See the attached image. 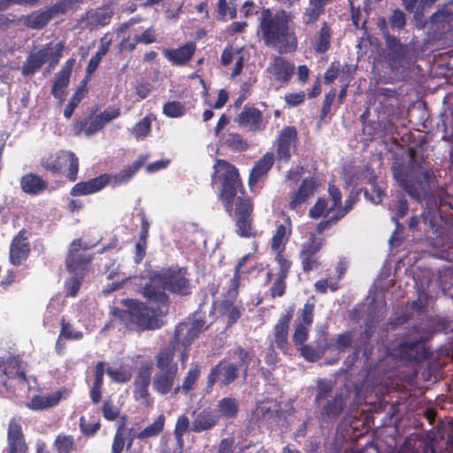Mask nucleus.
Listing matches in <instances>:
<instances>
[{"label":"nucleus","instance_id":"obj_1","mask_svg":"<svg viewBox=\"0 0 453 453\" xmlns=\"http://www.w3.org/2000/svg\"><path fill=\"white\" fill-rule=\"evenodd\" d=\"M186 295L189 291L186 271L167 269L155 273L143 288V296L151 302L150 306L131 301L128 311H122L120 319H129L140 330H152L162 326L159 316L167 312L168 296L165 290Z\"/></svg>","mask_w":453,"mask_h":453},{"label":"nucleus","instance_id":"obj_2","mask_svg":"<svg viewBox=\"0 0 453 453\" xmlns=\"http://www.w3.org/2000/svg\"><path fill=\"white\" fill-rule=\"evenodd\" d=\"M291 24L290 12L283 9L274 12L264 9L259 17L258 31L266 45L275 48L280 53L292 52L297 48V37Z\"/></svg>","mask_w":453,"mask_h":453},{"label":"nucleus","instance_id":"obj_3","mask_svg":"<svg viewBox=\"0 0 453 453\" xmlns=\"http://www.w3.org/2000/svg\"><path fill=\"white\" fill-rule=\"evenodd\" d=\"M395 180L411 196L419 199L420 190L430 179L429 173L419 164L411 162L408 165L395 163L392 166Z\"/></svg>","mask_w":453,"mask_h":453},{"label":"nucleus","instance_id":"obj_4","mask_svg":"<svg viewBox=\"0 0 453 453\" xmlns=\"http://www.w3.org/2000/svg\"><path fill=\"white\" fill-rule=\"evenodd\" d=\"M157 372L152 379V388L161 395L170 393L178 374V364L172 349H162L156 357Z\"/></svg>","mask_w":453,"mask_h":453},{"label":"nucleus","instance_id":"obj_5","mask_svg":"<svg viewBox=\"0 0 453 453\" xmlns=\"http://www.w3.org/2000/svg\"><path fill=\"white\" fill-rule=\"evenodd\" d=\"M213 180L221 182L220 199L226 211L231 214L234 199L241 187L237 169L226 161L218 159L214 165Z\"/></svg>","mask_w":453,"mask_h":453},{"label":"nucleus","instance_id":"obj_6","mask_svg":"<svg viewBox=\"0 0 453 453\" xmlns=\"http://www.w3.org/2000/svg\"><path fill=\"white\" fill-rule=\"evenodd\" d=\"M90 261V257L86 250L81 248V241H74L71 243L68 257L66 258V266L72 273L78 272L74 276L70 277L65 283L67 293L71 296H75L81 288L82 272Z\"/></svg>","mask_w":453,"mask_h":453},{"label":"nucleus","instance_id":"obj_7","mask_svg":"<svg viewBox=\"0 0 453 453\" xmlns=\"http://www.w3.org/2000/svg\"><path fill=\"white\" fill-rule=\"evenodd\" d=\"M63 49L64 45L62 42H58L55 45L50 43L41 50L31 54L23 65V74L29 75L34 73L47 62L52 66L56 65L62 55Z\"/></svg>","mask_w":453,"mask_h":453},{"label":"nucleus","instance_id":"obj_8","mask_svg":"<svg viewBox=\"0 0 453 453\" xmlns=\"http://www.w3.org/2000/svg\"><path fill=\"white\" fill-rule=\"evenodd\" d=\"M42 165L45 169L52 173L64 172L66 167H68V172L66 173L68 179L73 181L77 178L79 161L73 152L59 151L58 153L49 155L42 159Z\"/></svg>","mask_w":453,"mask_h":453},{"label":"nucleus","instance_id":"obj_9","mask_svg":"<svg viewBox=\"0 0 453 453\" xmlns=\"http://www.w3.org/2000/svg\"><path fill=\"white\" fill-rule=\"evenodd\" d=\"M1 380L6 389L13 392L24 390L27 385L25 372L20 369L19 360L16 358L8 359L4 365Z\"/></svg>","mask_w":453,"mask_h":453},{"label":"nucleus","instance_id":"obj_10","mask_svg":"<svg viewBox=\"0 0 453 453\" xmlns=\"http://www.w3.org/2000/svg\"><path fill=\"white\" fill-rule=\"evenodd\" d=\"M295 70V65L281 57H275L268 65L265 73L271 81H274L280 86L286 85L290 81Z\"/></svg>","mask_w":453,"mask_h":453},{"label":"nucleus","instance_id":"obj_11","mask_svg":"<svg viewBox=\"0 0 453 453\" xmlns=\"http://www.w3.org/2000/svg\"><path fill=\"white\" fill-rule=\"evenodd\" d=\"M153 364L151 362H142L139 371L134 378V396L137 401L147 402L149 394V386L151 381V373Z\"/></svg>","mask_w":453,"mask_h":453},{"label":"nucleus","instance_id":"obj_12","mask_svg":"<svg viewBox=\"0 0 453 453\" xmlns=\"http://www.w3.org/2000/svg\"><path fill=\"white\" fill-rule=\"evenodd\" d=\"M203 324L201 321L186 322L180 324L174 334V342L172 349L174 351L179 345L187 346L198 336Z\"/></svg>","mask_w":453,"mask_h":453},{"label":"nucleus","instance_id":"obj_13","mask_svg":"<svg viewBox=\"0 0 453 453\" xmlns=\"http://www.w3.org/2000/svg\"><path fill=\"white\" fill-rule=\"evenodd\" d=\"M323 243L324 240L322 238L311 234L309 240L302 244L300 258L305 272L311 271L317 266V260L313 256L319 250Z\"/></svg>","mask_w":453,"mask_h":453},{"label":"nucleus","instance_id":"obj_14","mask_svg":"<svg viewBox=\"0 0 453 453\" xmlns=\"http://www.w3.org/2000/svg\"><path fill=\"white\" fill-rule=\"evenodd\" d=\"M237 374V368L234 364L222 362L211 371L208 384L212 386L216 381H220L223 385H228L236 379Z\"/></svg>","mask_w":453,"mask_h":453},{"label":"nucleus","instance_id":"obj_15","mask_svg":"<svg viewBox=\"0 0 453 453\" xmlns=\"http://www.w3.org/2000/svg\"><path fill=\"white\" fill-rule=\"evenodd\" d=\"M111 175L102 174L88 181H81L74 185L71 194L73 196H86L102 190L111 182Z\"/></svg>","mask_w":453,"mask_h":453},{"label":"nucleus","instance_id":"obj_16","mask_svg":"<svg viewBox=\"0 0 453 453\" xmlns=\"http://www.w3.org/2000/svg\"><path fill=\"white\" fill-rule=\"evenodd\" d=\"M65 389H59L47 395H35L27 406L34 411H42L57 406L62 398L66 395Z\"/></svg>","mask_w":453,"mask_h":453},{"label":"nucleus","instance_id":"obj_17","mask_svg":"<svg viewBox=\"0 0 453 453\" xmlns=\"http://www.w3.org/2000/svg\"><path fill=\"white\" fill-rule=\"evenodd\" d=\"M296 138V132L294 127H287L281 130L277 141V154L280 160L288 161L290 158Z\"/></svg>","mask_w":453,"mask_h":453},{"label":"nucleus","instance_id":"obj_18","mask_svg":"<svg viewBox=\"0 0 453 453\" xmlns=\"http://www.w3.org/2000/svg\"><path fill=\"white\" fill-rule=\"evenodd\" d=\"M196 46L193 42H188L179 49H164L163 55L174 65H183L193 57Z\"/></svg>","mask_w":453,"mask_h":453},{"label":"nucleus","instance_id":"obj_19","mask_svg":"<svg viewBox=\"0 0 453 453\" xmlns=\"http://www.w3.org/2000/svg\"><path fill=\"white\" fill-rule=\"evenodd\" d=\"M317 183L313 179H305L298 191L295 193L289 202V208L296 212H301V205L313 195Z\"/></svg>","mask_w":453,"mask_h":453},{"label":"nucleus","instance_id":"obj_20","mask_svg":"<svg viewBox=\"0 0 453 453\" xmlns=\"http://www.w3.org/2000/svg\"><path fill=\"white\" fill-rule=\"evenodd\" d=\"M9 449L7 453H27V447L22 441L21 426L12 419L8 429Z\"/></svg>","mask_w":453,"mask_h":453},{"label":"nucleus","instance_id":"obj_21","mask_svg":"<svg viewBox=\"0 0 453 453\" xmlns=\"http://www.w3.org/2000/svg\"><path fill=\"white\" fill-rule=\"evenodd\" d=\"M147 160L146 156H140L130 165L125 167L114 175H111V184L112 186H119L129 181L136 173V172L144 165Z\"/></svg>","mask_w":453,"mask_h":453},{"label":"nucleus","instance_id":"obj_22","mask_svg":"<svg viewBox=\"0 0 453 453\" xmlns=\"http://www.w3.org/2000/svg\"><path fill=\"white\" fill-rule=\"evenodd\" d=\"M237 120L240 125L253 132L260 131L264 127L261 112L256 108L244 109L238 116Z\"/></svg>","mask_w":453,"mask_h":453},{"label":"nucleus","instance_id":"obj_23","mask_svg":"<svg viewBox=\"0 0 453 453\" xmlns=\"http://www.w3.org/2000/svg\"><path fill=\"white\" fill-rule=\"evenodd\" d=\"M29 252L28 243L27 239L19 234L12 242L10 248V261L13 265H19L27 258Z\"/></svg>","mask_w":453,"mask_h":453},{"label":"nucleus","instance_id":"obj_24","mask_svg":"<svg viewBox=\"0 0 453 453\" xmlns=\"http://www.w3.org/2000/svg\"><path fill=\"white\" fill-rule=\"evenodd\" d=\"M21 189L30 195H38L47 188V182L40 176L27 173L20 179Z\"/></svg>","mask_w":453,"mask_h":453},{"label":"nucleus","instance_id":"obj_25","mask_svg":"<svg viewBox=\"0 0 453 453\" xmlns=\"http://www.w3.org/2000/svg\"><path fill=\"white\" fill-rule=\"evenodd\" d=\"M291 234V220L286 217L285 223L279 225L272 239V249L274 251H282Z\"/></svg>","mask_w":453,"mask_h":453},{"label":"nucleus","instance_id":"obj_26","mask_svg":"<svg viewBox=\"0 0 453 453\" xmlns=\"http://www.w3.org/2000/svg\"><path fill=\"white\" fill-rule=\"evenodd\" d=\"M294 310L291 308L283 313L275 326V342L278 347L283 348L287 342L288 324L293 317Z\"/></svg>","mask_w":453,"mask_h":453},{"label":"nucleus","instance_id":"obj_27","mask_svg":"<svg viewBox=\"0 0 453 453\" xmlns=\"http://www.w3.org/2000/svg\"><path fill=\"white\" fill-rule=\"evenodd\" d=\"M218 423V417L210 411L199 412L193 423L191 429L196 433H201L212 428Z\"/></svg>","mask_w":453,"mask_h":453},{"label":"nucleus","instance_id":"obj_28","mask_svg":"<svg viewBox=\"0 0 453 453\" xmlns=\"http://www.w3.org/2000/svg\"><path fill=\"white\" fill-rule=\"evenodd\" d=\"M311 43L316 53H324L329 50L331 45V31L326 22L322 24Z\"/></svg>","mask_w":453,"mask_h":453},{"label":"nucleus","instance_id":"obj_29","mask_svg":"<svg viewBox=\"0 0 453 453\" xmlns=\"http://www.w3.org/2000/svg\"><path fill=\"white\" fill-rule=\"evenodd\" d=\"M274 161L273 153H266L252 168L250 175L249 184L252 187L258 179L266 173L272 167Z\"/></svg>","mask_w":453,"mask_h":453},{"label":"nucleus","instance_id":"obj_30","mask_svg":"<svg viewBox=\"0 0 453 453\" xmlns=\"http://www.w3.org/2000/svg\"><path fill=\"white\" fill-rule=\"evenodd\" d=\"M72 62L68 61V66L62 69L55 79L52 86V94L56 98L62 99L65 96V88L68 86L71 74Z\"/></svg>","mask_w":453,"mask_h":453},{"label":"nucleus","instance_id":"obj_31","mask_svg":"<svg viewBox=\"0 0 453 453\" xmlns=\"http://www.w3.org/2000/svg\"><path fill=\"white\" fill-rule=\"evenodd\" d=\"M111 16L112 12L108 8L90 10L86 13L85 20L91 27L104 26L110 22Z\"/></svg>","mask_w":453,"mask_h":453},{"label":"nucleus","instance_id":"obj_32","mask_svg":"<svg viewBox=\"0 0 453 453\" xmlns=\"http://www.w3.org/2000/svg\"><path fill=\"white\" fill-rule=\"evenodd\" d=\"M324 12L325 7L309 1L308 6L304 8L302 13L303 23L306 26L313 25Z\"/></svg>","mask_w":453,"mask_h":453},{"label":"nucleus","instance_id":"obj_33","mask_svg":"<svg viewBox=\"0 0 453 453\" xmlns=\"http://www.w3.org/2000/svg\"><path fill=\"white\" fill-rule=\"evenodd\" d=\"M51 19V14L49 11L35 12L24 18V23L34 29H40L43 27Z\"/></svg>","mask_w":453,"mask_h":453},{"label":"nucleus","instance_id":"obj_34","mask_svg":"<svg viewBox=\"0 0 453 453\" xmlns=\"http://www.w3.org/2000/svg\"><path fill=\"white\" fill-rule=\"evenodd\" d=\"M200 370L196 365H192L189 368L187 375L183 380V383L181 386H177L174 388V394H178L179 392H183L184 394H188L192 388L199 377Z\"/></svg>","mask_w":453,"mask_h":453},{"label":"nucleus","instance_id":"obj_35","mask_svg":"<svg viewBox=\"0 0 453 453\" xmlns=\"http://www.w3.org/2000/svg\"><path fill=\"white\" fill-rule=\"evenodd\" d=\"M238 401L234 398L226 397L218 403V411L222 417L234 418L238 412Z\"/></svg>","mask_w":453,"mask_h":453},{"label":"nucleus","instance_id":"obj_36","mask_svg":"<svg viewBox=\"0 0 453 453\" xmlns=\"http://www.w3.org/2000/svg\"><path fill=\"white\" fill-rule=\"evenodd\" d=\"M153 119L154 118L151 115L145 116L133 127L131 129V134L136 139L146 138L150 133L151 123Z\"/></svg>","mask_w":453,"mask_h":453},{"label":"nucleus","instance_id":"obj_37","mask_svg":"<svg viewBox=\"0 0 453 453\" xmlns=\"http://www.w3.org/2000/svg\"><path fill=\"white\" fill-rule=\"evenodd\" d=\"M343 406V396L342 395H337L324 407L322 416L329 418H335L341 413Z\"/></svg>","mask_w":453,"mask_h":453},{"label":"nucleus","instance_id":"obj_38","mask_svg":"<svg viewBox=\"0 0 453 453\" xmlns=\"http://www.w3.org/2000/svg\"><path fill=\"white\" fill-rule=\"evenodd\" d=\"M109 377L117 383H125L132 378V372L124 367H108L106 370Z\"/></svg>","mask_w":453,"mask_h":453},{"label":"nucleus","instance_id":"obj_39","mask_svg":"<svg viewBox=\"0 0 453 453\" xmlns=\"http://www.w3.org/2000/svg\"><path fill=\"white\" fill-rule=\"evenodd\" d=\"M165 417L163 415L158 416L155 421L145 427L138 435L140 439H145L157 435L164 428Z\"/></svg>","mask_w":453,"mask_h":453},{"label":"nucleus","instance_id":"obj_40","mask_svg":"<svg viewBox=\"0 0 453 453\" xmlns=\"http://www.w3.org/2000/svg\"><path fill=\"white\" fill-rule=\"evenodd\" d=\"M109 44H110V42H104V39H102L101 46L98 48L96 54L90 58V60L87 65L88 73H92L97 68L101 59L107 53V51L109 50Z\"/></svg>","mask_w":453,"mask_h":453},{"label":"nucleus","instance_id":"obj_41","mask_svg":"<svg viewBox=\"0 0 453 453\" xmlns=\"http://www.w3.org/2000/svg\"><path fill=\"white\" fill-rule=\"evenodd\" d=\"M189 427V419L187 416L181 415L178 418L175 429L174 436L177 440L178 445L182 448L184 444L183 434L188 431Z\"/></svg>","mask_w":453,"mask_h":453},{"label":"nucleus","instance_id":"obj_42","mask_svg":"<svg viewBox=\"0 0 453 453\" xmlns=\"http://www.w3.org/2000/svg\"><path fill=\"white\" fill-rule=\"evenodd\" d=\"M163 112L169 118H180L185 114V106L180 102L171 101L164 105Z\"/></svg>","mask_w":453,"mask_h":453},{"label":"nucleus","instance_id":"obj_43","mask_svg":"<svg viewBox=\"0 0 453 453\" xmlns=\"http://www.w3.org/2000/svg\"><path fill=\"white\" fill-rule=\"evenodd\" d=\"M237 234L242 237H250L255 234L250 217H237Z\"/></svg>","mask_w":453,"mask_h":453},{"label":"nucleus","instance_id":"obj_44","mask_svg":"<svg viewBox=\"0 0 453 453\" xmlns=\"http://www.w3.org/2000/svg\"><path fill=\"white\" fill-rule=\"evenodd\" d=\"M55 448L58 453H71L73 450V438L70 435H58L55 440Z\"/></svg>","mask_w":453,"mask_h":453},{"label":"nucleus","instance_id":"obj_45","mask_svg":"<svg viewBox=\"0 0 453 453\" xmlns=\"http://www.w3.org/2000/svg\"><path fill=\"white\" fill-rule=\"evenodd\" d=\"M225 144L232 150L237 151H242L247 149L246 142L242 138L240 134L235 133L228 134L225 137Z\"/></svg>","mask_w":453,"mask_h":453},{"label":"nucleus","instance_id":"obj_46","mask_svg":"<svg viewBox=\"0 0 453 453\" xmlns=\"http://www.w3.org/2000/svg\"><path fill=\"white\" fill-rule=\"evenodd\" d=\"M125 441L126 436L124 432V421H121L118 425V429L111 447V453H121L125 446Z\"/></svg>","mask_w":453,"mask_h":453},{"label":"nucleus","instance_id":"obj_47","mask_svg":"<svg viewBox=\"0 0 453 453\" xmlns=\"http://www.w3.org/2000/svg\"><path fill=\"white\" fill-rule=\"evenodd\" d=\"M249 257H250V254L244 256L235 265L234 274L231 280V288L228 291V296L230 297H234L237 294V289H238V287L240 284V275H239L240 270H241L242 266L244 265V263L246 262V260L249 258Z\"/></svg>","mask_w":453,"mask_h":453},{"label":"nucleus","instance_id":"obj_48","mask_svg":"<svg viewBox=\"0 0 453 453\" xmlns=\"http://www.w3.org/2000/svg\"><path fill=\"white\" fill-rule=\"evenodd\" d=\"M327 202L324 198H319L316 202L315 205L310 210L309 214L313 219H319L325 217L331 211Z\"/></svg>","mask_w":453,"mask_h":453},{"label":"nucleus","instance_id":"obj_49","mask_svg":"<svg viewBox=\"0 0 453 453\" xmlns=\"http://www.w3.org/2000/svg\"><path fill=\"white\" fill-rule=\"evenodd\" d=\"M218 13L221 19H226V18L234 19L236 17V9L232 4H228L227 0H219Z\"/></svg>","mask_w":453,"mask_h":453},{"label":"nucleus","instance_id":"obj_50","mask_svg":"<svg viewBox=\"0 0 453 453\" xmlns=\"http://www.w3.org/2000/svg\"><path fill=\"white\" fill-rule=\"evenodd\" d=\"M221 311L223 315L228 318L230 323H234L241 316L239 308L228 301L221 303Z\"/></svg>","mask_w":453,"mask_h":453},{"label":"nucleus","instance_id":"obj_51","mask_svg":"<svg viewBox=\"0 0 453 453\" xmlns=\"http://www.w3.org/2000/svg\"><path fill=\"white\" fill-rule=\"evenodd\" d=\"M273 406L274 403L272 401L268 400L257 403L255 410L252 412L253 418L258 420L265 417L267 414L273 411Z\"/></svg>","mask_w":453,"mask_h":453},{"label":"nucleus","instance_id":"obj_52","mask_svg":"<svg viewBox=\"0 0 453 453\" xmlns=\"http://www.w3.org/2000/svg\"><path fill=\"white\" fill-rule=\"evenodd\" d=\"M235 205H236L235 210H236L237 217H240V216L250 217V216L252 210H253V206H252V203H251V201L250 198L239 197L235 203Z\"/></svg>","mask_w":453,"mask_h":453},{"label":"nucleus","instance_id":"obj_53","mask_svg":"<svg viewBox=\"0 0 453 453\" xmlns=\"http://www.w3.org/2000/svg\"><path fill=\"white\" fill-rule=\"evenodd\" d=\"M365 196L372 203H380L384 196V188L377 183H372L371 190H365Z\"/></svg>","mask_w":453,"mask_h":453},{"label":"nucleus","instance_id":"obj_54","mask_svg":"<svg viewBox=\"0 0 453 453\" xmlns=\"http://www.w3.org/2000/svg\"><path fill=\"white\" fill-rule=\"evenodd\" d=\"M357 199V194L351 193L349 196L346 199L344 206L342 208H339L335 215L333 216V220L337 221L340 219H342L349 211L351 210Z\"/></svg>","mask_w":453,"mask_h":453},{"label":"nucleus","instance_id":"obj_55","mask_svg":"<svg viewBox=\"0 0 453 453\" xmlns=\"http://www.w3.org/2000/svg\"><path fill=\"white\" fill-rule=\"evenodd\" d=\"M82 336L81 332L74 330L68 323L62 322L60 337L66 340H80Z\"/></svg>","mask_w":453,"mask_h":453},{"label":"nucleus","instance_id":"obj_56","mask_svg":"<svg viewBox=\"0 0 453 453\" xmlns=\"http://www.w3.org/2000/svg\"><path fill=\"white\" fill-rule=\"evenodd\" d=\"M106 124L103 121V119L99 117V115L95 116L88 126L85 128V134L87 136H91L101 131Z\"/></svg>","mask_w":453,"mask_h":453},{"label":"nucleus","instance_id":"obj_57","mask_svg":"<svg viewBox=\"0 0 453 453\" xmlns=\"http://www.w3.org/2000/svg\"><path fill=\"white\" fill-rule=\"evenodd\" d=\"M309 326L304 324H299L293 335V340L297 344H302L307 340Z\"/></svg>","mask_w":453,"mask_h":453},{"label":"nucleus","instance_id":"obj_58","mask_svg":"<svg viewBox=\"0 0 453 453\" xmlns=\"http://www.w3.org/2000/svg\"><path fill=\"white\" fill-rule=\"evenodd\" d=\"M305 94L303 91H299L296 93H288L285 96V101L287 104L290 107H295L304 100Z\"/></svg>","mask_w":453,"mask_h":453},{"label":"nucleus","instance_id":"obj_59","mask_svg":"<svg viewBox=\"0 0 453 453\" xmlns=\"http://www.w3.org/2000/svg\"><path fill=\"white\" fill-rule=\"evenodd\" d=\"M327 288L332 291L336 290L338 288L336 281L332 279H325L315 283V288L319 292L325 293Z\"/></svg>","mask_w":453,"mask_h":453},{"label":"nucleus","instance_id":"obj_60","mask_svg":"<svg viewBox=\"0 0 453 453\" xmlns=\"http://www.w3.org/2000/svg\"><path fill=\"white\" fill-rule=\"evenodd\" d=\"M98 115L105 124H108L111 120L119 117L120 110L119 108L110 107Z\"/></svg>","mask_w":453,"mask_h":453},{"label":"nucleus","instance_id":"obj_61","mask_svg":"<svg viewBox=\"0 0 453 453\" xmlns=\"http://www.w3.org/2000/svg\"><path fill=\"white\" fill-rule=\"evenodd\" d=\"M80 425L81 431L86 435H93L96 433V431L100 427V424L98 422L87 423L85 418H81Z\"/></svg>","mask_w":453,"mask_h":453},{"label":"nucleus","instance_id":"obj_62","mask_svg":"<svg viewBox=\"0 0 453 453\" xmlns=\"http://www.w3.org/2000/svg\"><path fill=\"white\" fill-rule=\"evenodd\" d=\"M104 417L108 420H114L119 416V411L118 407L110 403H105L103 408Z\"/></svg>","mask_w":453,"mask_h":453},{"label":"nucleus","instance_id":"obj_63","mask_svg":"<svg viewBox=\"0 0 453 453\" xmlns=\"http://www.w3.org/2000/svg\"><path fill=\"white\" fill-rule=\"evenodd\" d=\"M318 388H319V393L316 396L317 402H319L320 400L324 399L326 395L332 390V383L324 381V380H319L318 381Z\"/></svg>","mask_w":453,"mask_h":453},{"label":"nucleus","instance_id":"obj_64","mask_svg":"<svg viewBox=\"0 0 453 453\" xmlns=\"http://www.w3.org/2000/svg\"><path fill=\"white\" fill-rule=\"evenodd\" d=\"M339 63H332L329 66V68L325 73V81L326 83H332L338 76L339 74Z\"/></svg>","mask_w":453,"mask_h":453}]
</instances>
